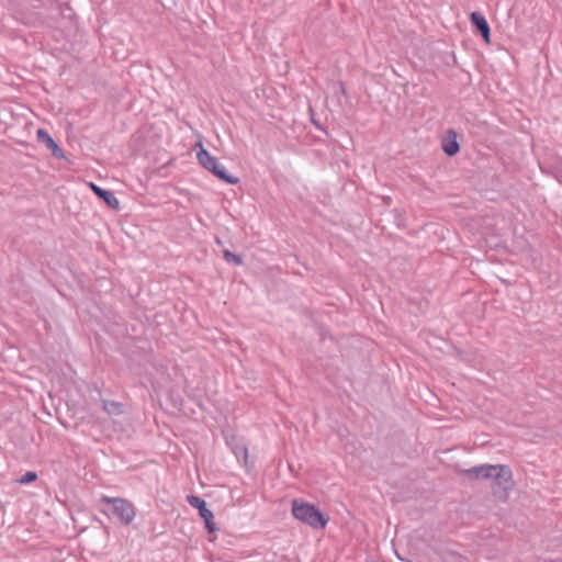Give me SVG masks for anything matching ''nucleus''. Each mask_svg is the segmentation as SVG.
I'll return each mask as SVG.
<instances>
[{"instance_id": "nucleus-1", "label": "nucleus", "mask_w": 562, "mask_h": 562, "mask_svg": "<svg viewBox=\"0 0 562 562\" xmlns=\"http://www.w3.org/2000/svg\"><path fill=\"white\" fill-rule=\"evenodd\" d=\"M470 479H491L504 491L512 487L513 473L505 464H481L464 471Z\"/></svg>"}, {"instance_id": "nucleus-2", "label": "nucleus", "mask_w": 562, "mask_h": 562, "mask_svg": "<svg viewBox=\"0 0 562 562\" xmlns=\"http://www.w3.org/2000/svg\"><path fill=\"white\" fill-rule=\"evenodd\" d=\"M99 503L106 505L105 508L100 509L101 513L108 517L116 518L121 524L125 526L130 525L136 516L134 505L125 498L103 495L99 499Z\"/></svg>"}, {"instance_id": "nucleus-3", "label": "nucleus", "mask_w": 562, "mask_h": 562, "mask_svg": "<svg viewBox=\"0 0 562 562\" xmlns=\"http://www.w3.org/2000/svg\"><path fill=\"white\" fill-rule=\"evenodd\" d=\"M292 515L313 529H324L329 520L315 505L301 499L292 501Z\"/></svg>"}, {"instance_id": "nucleus-4", "label": "nucleus", "mask_w": 562, "mask_h": 562, "mask_svg": "<svg viewBox=\"0 0 562 562\" xmlns=\"http://www.w3.org/2000/svg\"><path fill=\"white\" fill-rule=\"evenodd\" d=\"M199 147L196 159L204 169L228 184H237L239 182L237 177L227 172L225 166L222 165L216 157L212 156L201 144Z\"/></svg>"}, {"instance_id": "nucleus-5", "label": "nucleus", "mask_w": 562, "mask_h": 562, "mask_svg": "<svg viewBox=\"0 0 562 562\" xmlns=\"http://www.w3.org/2000/svg\"><path fill=\"white\" fill-rule=\"evenodd\" d=\"M188 503L199 509L201 518L205 521V526L209 531L217 530L215 522L213 521L214 515L211 509L207 508L206 502L199 496H188Z\"/></svg>"}, {"instance_id": "nucleus-6", "label": "nucleus", "mask_w": 562, "mask_h": 562, "mask_svg": "<svg viewBox=\"0 0 562 562\" xmlns=\"http://www.w3.org/2000/svg\"><path fill=\"white\" fill-rule=\"evenodd\" d=\"M90 186H91V189L93 190V192L100 199H102L110 207L119 209L120 202H119L117 198L113 194V192L102 189L94 183H90Z\"/></svg>"}, {"instance_id": "nucleus-7", "label": "nucleus", "mask_w": 562, "mask_h": 562, "mask_svg": "<svg viewBox=\"0 0 562 562\" xmlns=\"http://www.w3.org/2000/svg\"><path fill=\"white\" fill-rule=\"evenodd\" d=\"M471 22L476 26L481 35L486 42H490L491 29L486 19L479 12L471 14Z\"/></svg>"}, {"instance_id": "nucleus-8", "label": "nucleus", "mask_w": 562, "mask_h": 562, "mask_svg": "<svg viewBox=\"0 0 562 562\" xmlns=\"http://www.w3.org/2000/svg\"><path fill=\"white\" fill-rule=\"evenodd\" d=\"M37 140L46 145L49 148L54 156L63 157V150L58 147L56 142L52 138V136L44 130L37 131Z\"/></svg>"}, {"instance_id": "nucleus-9", "label": "nucleus", "mask_w": 562, "mask_h": 562, "mask_svg": "<svg viewBox=\"0 0 562 562\" xmlns=\"http://www.w3.org/2000/svg\"><path fill=\"white\" fill-rule=\"evenodd\" d=\"M442 149L448 156L456 155L460 147L457 140V134L453 131H449V137L443 138Z\"/></svg>"}, {"instance_id": "nucleus-10", "label": "nucleus", "mask_w": 562, "mask_h": 562, "mask_svg": "<svg viewBox=\"0 0 562 562\" xmlns=\"http://www.w3.org/2000/svg\"><path fill=\"white\" fill-rule=\"evenodd\" d=\"M102 406H103V409L109 414V415H120L123 413V405L119 402H115V401H102Z\"/></svg>"}, {"instance_id": "nucleus-11", "label": "nucleus", "mask_w": 562, "mask_h": 562, "mask_svg": "<svg viewBox=\"0 0 562 562\" xmlns=\"http://www.w3.org/2000/svg\"><path fill=\"white\" fill-rule=\"evenodd\" d=\"M224 259L227 262H232V263H234L236 266H240L243 263L241 258L238 255H235L234 252H232L229 250H225L224 251Z\"/></svg>"}, {"instance_id": "nucleus-12", "label": "nucleus", "mask_w": 562, "mask_h": 562, "mask_svg": "<svg viewBox=\"0 0 562 562\" xmlns=\"http://www.w3.org/2000/svg\"><path fill=\"white\" fill-rule=\"evenodd\" d=\"M36 477H37V474H36L35 472H33V471H29V472L24 473V474L20 477L19 482H20L21 484H27V483H31V482L35 481V480H36Z\"/></svg>"}, {"instance_id": "nucleus-13", "label": "nucleus", "mask_w": 562, "mask_h": 562, "mask_svg": "<svg viewBox=\"0 0 562 562\" xmlns=\"http://www.w3.org/2000/svg\"><path fill=\"white\" fill-rule=\"evenodd\" d=\"M339 90H340V92H341L342 94H346V88H345L344 82H340V83H339Z\"/></svg>"}, {"instance_id": "nucleus-14", "label": "nucleus", "mask_w": 562, "mask_h": 562, "mask_svg": "<svg viewBox=\"0 0 562 562\" xmlns=\"http://www.w3.org/2000/svg\"><path fill=\"white\" fill-rule=\"evenodd\" d=\"M241 452H243L244 457L247 458V453H248L247 449L246 448H241Z\"/></svg>"}]
</instances>
